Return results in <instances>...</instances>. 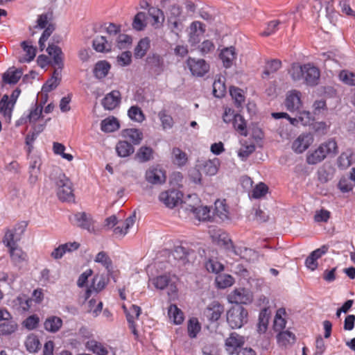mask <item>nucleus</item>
Returning <instances> with one entry per match:
<instances>
[{"instance_id":"14","label":"nucleus","mask_w":355,"mask_h":355,"mask_svg":"<svg viewBox=\"0 0 355 355\" xmlns=\"http://www.w3.org/2000/svg\"><path fill=\"white\" fill-rule=\"evenodd\" d=\"M223 312V305L218 302L214 301L205 309L204 315L210 322H216L219 320Z\"/></svg>"},{"instance_id":"18","label":"nucleus","mask_w":355,"mask_h":355,"mask_svg":"<svg viewBox=\"0 0 355 355\" xmlns=\"http://www.w3.org/2000/svg\"><path fill=\"white\" fill-rule=\"evenodd\" d=\"M47 53L53 58V66L58 67L59 69H62L64 67V54L62 49L53 44H49L46 49Z\"/></svg>"},{"instance_id":"38","label":"nucleus","mask_w":355,"mask_h":355,"mask_svg":"<svg viewBox=\"0 0 355 355\" xmlns=\"http://www.w3.org/2000/svg\"><path fill=\"white\" fill-rule=\"evenodd\" d=\"M201 331V324L198 319L196 317L189 318L187 322V333L191 338L197 337L199 332Z\"/></svg>"},{"instance_id":"41","label":"nucleus","mask_w":355,"mask_h":355,"mask_svg":"<svg viewBox=\"0 0 355 355\" xmlns=\"http://www.w3.org/2000/svg\"><path fill=\"white\" fill-rule=\"evenodd\" d=\"M110 69V63L105 60H101L96 64L94 69V73L97 78L101 79L107 75Z\"/></svg>"},{"instance_id":"3","label":"nucleus","mask_w":355,"mask_h":355,"mask_svg":"<svg viewBox=\"0 0 355 355\" xmlns=\"http://www.w3.org/2000/svg\"><path fill=\"white\" fill-rule=\"evenodd\" d=\"M248 311L241 306L232 307L227 313V322L232 329H239L248 322Z\"/></svg>"},{"instance_id":"45","label":"nucleus","mask_w":355,"mask_h":355,"mask_svg":"<svg viewBox=\"0 0 355 355\" xmlns=\"http://www.w3.org/2000/svg\"><path fill=\"white\" fill-rule=\"evenodd\" d=\"M195 5L193 0H179V17L185 10V17L189 15H191L195 12Z\"/></svg>"},{"instance_id":"62","label":"nucleus","mask_w":355,"mask_h":355,"mask_svg":"<svg viewBox=\"0 0 355 355\" xmlns=\"http://www.w3.org/2000/svg\"><path fill=\"white\" fill-rule=\"evenodd\" d=\"M268 187L264 183L260 182L252 189L251 197L255 199L263 197L268 192Z\"/></svg>"},{"instance_id":"10","label":"nucleus","mask_w":355,"mask_h":355,"mask_svg":"<svg viewBox=\"0 0 355 355\" xmlns=\"http://www.w3.org/2000/svg\"><path fill=\"white\" fill-rule=\"evenodd\" d=\"M71 220L73 224L87 230L90 233L95 232L93 219L90 215L87 214L85 212L75 214Z\"/></svg>"},{"instance_id":"16","label":"nucleus","mask_w":355,"mask_h":355,"mask_svg":"<svg viewBox=\"0 0 355 355\" xmlns=\"http://www.w3.org/2000/svg\"><path fill=\"white\" fill-rule=\"evenodd\" d=\"M285 105L290 112L299 110L302 106L301 93L297 90L290 92L286 96Z\"/></svg>"},{"instance_id":"53","label":"nucleus","mask_w":355,"mask_h":355,"mask_svg":"<svg viewBox=\"0 0 355 355\" xmlns=\"http://www.w3.org/2000/svg\"><path fill=\"white\" fill-rule=\"evenodd\" d=\"M26 349L31 353L37 352L40 347V342L35 335H30L25 341Z\"/></svg>"},{"instance_id":"9","label":"nucleus","mask_w":355,"mask_h":355,"mask_svg":"<svg viewBox=\"0 0 355 355\" xmlns=\"http://www.w3.org/2000/svg\"><path fill=\"white\" fill-rule=\"evenodd\" d=\"M205 25L199 21H193L187 28L188 42L191 46L199 43L200 37L205 33Z\"/></svg>"},{"instance_id":"39","label":"nucleus","mask_w":355,"mask_h":355,"mask_svg":"<svg viewBox=\"0 0 355 355\" xmlns=\"http://www.w3.org/2000/svg\"><path fill=\"white\" fill-rule=\"evenodd\" d=\"M184 243L181 242L179 245V261H182L184 264L190 262L191 259L195 255V252L188 246H184ZM187 245V243H185Z\"/></svg>"},{"instance_id":"19","label":"nucleus","mask_w":355,"mask_h":355,"mask_svg":"<svg viewBox=\"0 0 355 355\" xmlns=\"http://www.w3.org/2000/svg\"><path fill=\"white\" fill-rule=\"evenodd\" d=\"M121 96L118 90H113L106 94L102 100V105L105 110H112L121 103Z\"/></svg>"},{"instance_id":"36","label":"nucleus","mask_w":355,"mask_h":355,"mask_svg":"<svg viewBox=\"0 0 355 355\" xmlns=\"http://www.w3.org/2000/svg\"><path fill=\"white\" fill-rule=\"evenodd\" d=\"M122 136L130 139L133 144H139L143 139V133L138 129L130 128L122 131Z\"/></svg>"},{"instance_id":"6","label":"nucleus","mask_w":355,"mask_h":355,"mask_svg":"<svg viewBox=\"0 0 355 355\" xmlns=\"http://www.w3.org/2000/svg\"><path fill=\"white\" fill-rule=\"evenodd\" d=\"M185 68L188 69L193 76L202 77L209 71V64L204 59L188 58L185 62Z\"/></svg>"},{"instance_id":"22","label":"nucleus","mask_w":355,"mask_h":355,"mask_svg":"<svg viewBox=\"0 0 355 355\" xmlns=\"http://www.w3.org/2000/svg\"><path fill=\"white\" fill-rule=\"evenodd\" d=\"M14 107L13 103L9 101V96L4 94L0 100V114L8 123L11 121Z\"/></svg>"},{"instance_id":"40","label":"nucleus","mask_w":355,"mask_h":355,"mask_svg":"<svg viewBox=\"0 0 355 355\" xmlns=\"http://www.w3.org/2000/svg\"><path fill=\"white\" fill-rule=\"evenodd\" d=\"M85 347L88 350L92 352L96 355H107L108 354V351L106 347H105L103 344L95 340L87 341L85 344Z\"/></svg>"},{"instance_id":"31","label":"nucleus","mask_w":355,"mask_h":355,"mask_svg":"<svg viewBox=\"0 0 355 355\" xmlns=\"http://www.w3.org/2000/svg\"><path fill=\"white\" fill-rule=\"evenodd\" d=\"M135 214L127 218L124 222L114 229V234L117 236H123L125 235L129 229L133 226L135 223Z\"/></svg>"},{"instance_id":"49","label":"nucleus","mask_w":355,"mask_h":355,"mask_svg":"<svg viewBox=\"0 0 355 355\" xmlns=\"http://www.w3.org/2000/svg\"><path fill=\"white\" fill-rule=\"evenodd\" d=\"M0 324V336H8L14 333L17 329V324L14 321L5 320Z\"/></svg>"},{"instance_id":"20","label":"nucleus","mask_w":355,"mask_h":355,"mask_svg":"<svg viewBox=\"0 0 355 355\" xmlns=\"http://www.w3.org/2000/svg\"><path fill=\"white\" fill-rule=\"evenodd\" d=\"M159 200L166 207L174 208L178 205V190L173 189L162 191L159 196Z\"/></svg>"},{"instance_id":"33","label":"nucleus","mask_w":355,"mask_h":355,"mask_svg":"<svg viewBox=\"0 0 355 355\" xmlns=\"http://www.w3.org/2000/svg\"><path fill=\"white\" fill-rule=\"evenodd\" d=\"M115 148L118 156L121 157H128L135 151L132 145L126 141H119L116 144Z\"/></svg>"},{"instance_id":"8","label":"nucleus","mask_w":355,"mask_h":355,"mask_svg":"<svg viewBox=\"0 0 355 355\" xmlns=\"http://www.w3.org/2000/svg\"><path fill=\"white\" fill-rule=\"evenodd\" d=\"M228 302L232 304H248L252 302L253 296L252 293L244 288H235L227 295Z\"/></svg>"},{"instance_id":"32","label":"nucleus","mask_w":355,"mask_h":355,"mask_svg":"<svg viewBox=\"0 0 355 355\" xmlns=\"http://www.w3.org/2000/svg\"><path fill=\"white\" fill-rule=\"evenodd\" d=\"M44 329L49 332L55 333L62 326V320L58 316H50L44 322Z\"/></svg>"},{"instance_id":"48","label":"nucleus","mask_w":355,"mask_h":355,"mask_svg":"<svg viewBox=\"0 0 355 355\" xmlns=\"http://www.w3.org/2000/svg\"><path fill=\"white\" fill-rule=\"evenodd\" d=\"M216 46L210 40H205L198 46V50L202 56H206L214 53Z\"/></svg>"},{"instance_id":"58","label":"nucleus","mask_w":355,"mask_h":355,"mask_svg":"<svg viewBox=\"0 0 355 355\" xmlns=\"http://www.w3.org/2000/svg\"><path fill=\"white\" fill-rule=\"evenodd\" d=\"M52 17V12L43 13L39 15L37 20V26H35V28H40L41 29H43L44 28H46L47 26H49V24H53L51 22Z\"/></svg>"},{"instance_id":"17","label":"nucleus","mask_w":355,"mask_h":355,"mask_svg":"<svg viewBox=\"0 0 355 355\" xmlns=\"http://www.w3.org/2000/svg\"><path fill=\"white\" fill-rule=\"evenodd\" d=\"M328 248L327 245H322L313 251L305 260L306 266L311 270H315L318 266V259L327 252Z\"/></svg>"},{"instance_id":"54","label":"nucleus","mask_w":355,"mask_h":355,"mask_svg":"<svg viewBox=\"0 0 355 355\" xmlns=\"http://www.w3.org/2000/svg\"><path fill=\"white\" fill-rule=\"evenodd\" d=\"M21 46L26 52L25 60L28 62L32 61L36 55V48L31 44V42L28 41L22 42Z\"/></svg>"},{"instance_id":"24","label":"nucleus","mask_w":355,"mask_h":355,"mask_svg":"<svg viewBox=\"0 0 355 355\" xmlns=\"http://www.w3.org/2000/svg\"><path fill=\"white\" fill-rule=\"evenodd\" d=\"M148 15L151 18L150 24L153 28L157 29L162 26L164 16L162 10L151 7L148 9Z\"/></svg>"},{"instance_id":"2","label":"nucleus","mask_w":355,"mask_h":355,"mask_svg":"<svg viewBox=\"0 0 355 355\" xmlns=\"http://www.w3.org/2000/svg\"><path fill=\"white\" fill-rule=\"evenodd\" d=\"M338 145L334 139H329L313 151H309L306 155V162L311 165L322 162L328 155L333 157L338 153Z\"/></svg>"},{"instance_id":"1","label":"nucleus","mask_w":355,"mask_h":355,"mask_svg":"<svg viewBox=\"0 0 355 355\" xmlns=\"http://www.w3.org/2000/svg\"><path fill=\"white\" fill-rule=\"evenodd\" d=\"M149 282L157 290L167 288L168 297L167 315L174 324H178V277L175 275L166 273L151 278Z\"/></svg>"},{"instance_id":"46","label":"nucleus","mask_w":355,"mask_h":355,"mask_svg":"<svg viewBox=\"0 0 355 355\" xmlns=\"http://www.w3.org/2000/svg\"><path fill=\"white\" fill-rule=\"evenodd\" d=\"M153 150L150 147L141 146L137 152L135 158L140 162H146L153 158Z\"/></svg>"},{"instance_id":"43","label":"nucleus","mask_w":355,"mask_h":355,"mask_svg":"<svg viewBox=\"0 0 355 355\" xmlns=\"http://www.w3.org/2000/svg\"><path fill=\"white\" fill-rule=\"evenodd\" d=\"M286 315V311L283 308L279 309L275 314V320H274V330L275 331H282L286 324V321L284 318V316Z\"/></svg>"},{"instance_id":"57","label":"nucleus","mask_w":355,"mask_h":355,"mask_svg":"<svg viewBox=\"0 0 355 355\" xmlns=\"http://www.w3.org/2000/svg\"><path fill=\"white\" fill-rule=\"evenodd\" d=\"M281 24L282 21L278 19L269 21L265 30L261 33V35L268 37L275 34L279 30V26Z\"/></svg>"},{"instance_id":"5","label":"nucleus","mask_w":355,"mask_h":355,"mask_svg":"<svg viewBox=\"0 0 355 355\" xmlns=\"http://www.w3.org/2000/svg\"><path fill=\"white\" fill-rule=\"evenodd\" d=\"M220 160L218 158L198 160L196 164L198 171L195 173L196 177H193V181L195 182H200L201 181L200 172L207 175H214L218 172Z\"/></svg>"},{"instance_id":"11","label":"nucleus","mask_w":355,"mask_h":355,"mask_svg":"<svg viewBox=\"0 0 355 355\" xmlns=\"http://www.w3.org/2000/svg\"><path fill=\"white\" fill-rule=\"evenodd\" d=\"M146 180L151 184H162L166 182L165 172L158 166H150L145 174Z\"/></svg>"},{"instance_id":"35","label":"nucleus","mask_w":355,"mask_h":355,"mask_svg":"<svg viewBox=\"0 0 355 355\" xmlns=\"http://www.w3.org/2000/svg\"><path fill=\"white\" fill-rule=\"evenodd\" d=\"M120 128V124L116 118L114 116L107 117L101 123V129L105 132H112Z\"/></svg>"},{"instance_id":"64","label":"nucleus","mask_w":355,"mask_h":355,"mask_svg":"<svg viewBox=\"0 0 355 355\" xmlns=\"http://www.w3.org/2000/svg\"><path fill=\"white\" fill-rule=\"evenodd\" d=\"M340 80L346 85H355V73L343 70L339 73Z\"/></svg>"},{"instance_id":"59","label":"nucleus","mask_w":355,"mask_h":355,"mask_svg":"<svg viewBox=\"0 0 355 355\" xmlns=\"http://www.w3.org/2000/svg\"><path fill=\"white\" fill-rule=\"evenodd\" d=\"M95 261L101 263L108 271L112 268V262L109 256L103 251L97 254Z\"/></svg>"},{"instance_id":"44","label":"nucleus","mask_w":355,"mask_h":355,"mask_svg":"<svg viewBox=\"0 0 355 355\" xmlns=\"http://www.w3.org/2000/svg\"><path fill=\"white\" fill-rule=\"evenodd\" d=\"M269 321V313L267 309L261 311L259 315V322L257 324V331L259 334H264L267 329Z\"/></svg>"},{"instance_id":"55","label":"nucleus","mask_w":355,"mask_h":355,"mask_svg":"<svg viewBox=\"0 0 355 355\" xmlns=\"http://www.w3.org/2000/svg\"><path fill=\"white\" fill-rule=\"evenodd\" d=\"M191 212L199 220H206L210 217V210L207 206L202 207L198 205Z\"/></svg>"},{"instance_id":"27","label":"nucleus","mask_w":355,"mask_h":355,"mask_svg":"<svg viewBox=\"0 0 355 355\" xmlns=\"http://www.w3.org/2000/svg\"><path fill=\"white\" fill-rule=\"evenodd\" d=\"M277 341L279 346L286 347L295 341V335L289 330H282L277 335Z\"/></svg>"},{"instance_id":"50","label":"nucleus","mask_w":355,"mask_h":355,"mask_svg":"<svg viewBox=\"0 0 355 355\" xmlns=\"http://www.w3.org/2000/svg\"><path fill=\"white\" fill-rule=\"evenodd\" d=\"M234 282V278L230 275L221 274L216 277V284L220 288H226L231 286Z\"/></svg>"},{"instance_id":"63","label":"nucleus","mask_w":355,"mask_h":355,"mask_svg":"<svg viewBox=\"0 0 355 355\" xmlns=\"http://www.w3.org/2000/svg\"><path fill=\"white\" fill-rule=\"evenodd\" d=\"M205 267L209 272H211L216 274L223 270L224 269V266L221 263L216 259H209L206 262Z\"/></svg>"},{"instance_id":"21","label":"nucleus","mask_w":355,"mask_h":355,"mask_svg":"<svg viewBox=\"0 0 355 355\" xmlns=\"http://www.w3.org/2000/svg\"><path fill=\"white\" fill-rule=\"evenodd\" d=\"M237 53L233 46L226 47L221 50L219 58L221 60L223 67L230 68L236 59Z\"/></svg>"},{"instance_id":"61","label":"nucleus","mask_w":355,"mask_h":355,"mask_svg":"<svg viewBox=\"0 0 355 355\" xmlns=\"http://www.w3.org/2000/svg\"><path fill=\"white\" fill-rule=\"evenodd\" d=\"M42 110L43 108L41 105L35 104L33 106L27 116L29 123H35L42 116Z\"/></svg>"},{"instance_id":"4","label":"nucleus","mask_w":355,"mask_h":355,"mask_svg":"<svg viewBox=\"0 0 355 355\" xmlns=\"http://www.w3.org/2000/svg\"><path fill=\"white\" fill-rule=\"evenodd\" d=\"M58 198L63 202H74L73 185L71 180L64 175L60 174L56 181Z\"/></svg>"},{"instance_id":"51","label":"nucleus","mask_w":355,"mask_h":355,"mask_svg":"<svg viewBox=\"0 0 355 355\" xmlns=\"http://www.w3.org/2000/svg\"><path fill=\"white\" fill-rule=\"evenodd\" d=\"M146 15L144 12H139L132 21V28L137 31H142L146 26Z\"/></svg>"},{"instance_id":"56","label":"nucleus","mask_w":355,"mask_h":355,"mask_svg":"<svg viewBox=\"0 0 355 355\" xmlns=\"http://www.w3.org/2000/svg\"><path fill=\"white\" fill-rule=\"evenodd\" d=\"M289 73L294 81H298L304 77V64H293L289 71Z\"/></svg>"},{"instance_id":"29","label":"nucleus","mask_w":355,"mask_h":355,"mask_svg":"<svg viewBox=\"0 0 355 355\" xmlns=\"http://www.w3.org/2000/svg\"><path fill=\"white\" fill-rule=\"evenodd\" d=\"M243 343V338L236 333H232L225 340L226 349L230 354H232Z\"/></svg>"},{"instance_id":"15","label":"nucleus","mask_w":355,"mask_h":355,"mask_svg":"<svg viewBox=\"0 0 355 355\" xmlns=\"http://www.w3.org/2000/svg\"><path fill=\"white\" fill-rule=\"evenodd\" d=\"M200 202V200L196 193L184 196L179 191V204L180 208L192 211Z\"/></svg>"},{"instance_id":"47","label":"nucleus","mask_w":355,"mask_h":355,"mask_svg":"<svg viewBox=\"0 0 355 355\" xmlns=\"http://www.w3.org/2000/svg\"><path fill=\"white\" fill-rule=\"evenodd\" d=\"M128 115L131 120L137 123H142L146 119L143 111L137 105L131 106L128 111Z\"/></svg>"},{"instance_id":"42","label":"nucleus","mask_w":355,"mask_h":355,"mask_svg":"<svg viewBox=\"0 0 355 355\" xmlns=\"http://www.w3.org/2000/svg\"><path fill=\"white\" fill-rule=\"evenodd\" d=\"M233 126L234 129L242 136L248 135L246 122L244 118L239 114L234 115Z\"/></svg>"},{"instance_id":"23","label":"nucleus","mask_w":355,"mask_h":355,"mask_svg":"<svg viewBox=\"0 0 355 355\" xmlns=\"http://www.w3.org/2000/svg\"><path fill=\"white\" fill-rule=\"evenodd\" d=\"M164 6L168 10L170 15L168 17V26L173 32H175V29L178 28V17L176 16L178 8L172 0H165Z\"/></svg>"},{"instance_id":"26","label":"nucleus","mask_w":355,"mask_h":355,"mask_svg":"<svg viewBox=\"0 0 355 355\" xmlns=\"http://www.w3.org/2000/svg\"><path fill=\"white\" fill-rule=\"evenodd\" d=\"M214 214L222 220L230 218L229 207L225 200H217L214 203Z\"/></svg>"},{"instance_id":"13","label":"nucleus","mask_w":355,"mask_h":355,"mask_svg":"<svg viewBox=\"0 0 355 355\" xmlns=\"http://www.w3.org/2000/svg\"><path fill=\"white\" fill-rule=\"evenodd\" d=\"M320 73L319 69L310 63L304 64V80L308 85H318Z\"/></svg>"},{"instance_id":"52","label":"nucleus","mask_w":355,"mask_h":355,"mask_svg":"<svg viewBox=\"0 0 355 355\" xmlns=\"http://www.w3.org/2000/svg\"><path fill=\"white\" fill-rule=\"evenodd\" d=\"M107 282L104 276L97 275L94 277L91 285L95 293H98L105 288Z\"/></svg>"},{"instance_id":"12","label":"nucleus","mask_w":355,"mask_h":355,"mask_svg":"<svg viewBox=\"0 0 355 355\" xmlns=\"http://www.w3.org/2000/svg\"><path fill=\"white\" fill-rule=\"evenodd\" d=\"M313 137L310 133H304L298 136L292 144L293 150L297 153L304 152L313 143Z\"/></svg>"},{"instance_id":"30","label":"nucleus","mask_w":355,"mask_h":355,"mask_svg":"<svg viewBox=\"0 0 355 355\" xmlns=\"http://www.w3.org/2000/svg\"><path fill=\"white\" fill-rule=\"evenodd\" d=\"M354 153L352 149L348 148L343 152L337 159L338 167L340 169H346L352 164Z\"/></svg>"},{"instance_id":"60","label":"nucleus","mask_w":355,"mask_h":355,"mask_svg":"<svg viewBox=\"0 0 355 355\" xmlns=\"http://www.w3.org/2000/svg\"><path fill=\"white\" fill-rule=\"evenodd\" d=\"M282 67V62L279 60L274 59L268 61L266 64V69L263 75L269 76L272 73L276 72Z\"/></svg>"},{"instance_id":"37","label":"nucleus","mask_w":355,"mask_h":355,"mask_svg":"<svg viewBox=\"0 0 355 355\" xmlns=\"http://www.w3.org/2000/svg\"><path fill=\"white\" fill-rule=\"evenodd\" d=\"M150 41L148 37H144L139 40L135 49L134 55L136 58H143L150 48Z\"/></svg>"},{"instance_id":"7","label":"nucleus","mask_w":355,"mask_h":355,"mask_svg":"<svg viewBox=\"0 0 355 355\" xmlns=\"http://www.w3.org/2000/svg\"><path fill=\"white\" fill-rule=\"evenodd\" d=\"M26 225L24 223H18L13 228H8L5 231L2 242L8 248L18 245L17 243L20 241V236L17 235V232L20 231L21 234L25 230Z\"/></svg>"},{"instance_id":"28","label":"nucleus","mask_w":355,"mask_h":355,"mask_svg":"<svg viewBox=\"0 0 355 355\" xmlns=\"http://www.w3.org/2000/svg\"><path fill=\"white\" fill-rule=\"evenodd\" d=\"M8 252L11 261L15 264L27 260V254L19 245L8 248Z\"/></svg>"},{"instance_id":"34","label":"nucleus","mask_w":355,"mask_h":355,"mask_svg":"<svg viewBox=\"0 0 355 355\" xmlns=\"http://www.w3.org/2000/svg\"><path fill=\"white\" fill-rule=\"evenodd\" d=\"M22 76L19 69L14 68L8 69L3 75V81L6 84H16Z\"/></svg>"},{"instance_id":"25","label":"nucleus","mask_w":355,"mask_h":355,"mask_svg":"<svg viewBox=\"0 0 355 355\" xmlns=\"http://www.w3.org/2000/svg\"><path fill=\"white\" fill-rule=\"evenodd\" d=\"M92 46L97 52H109L112 49V42L109 41L105 36L97 35L93 40Z\"/></svg>"}]
</instances>
